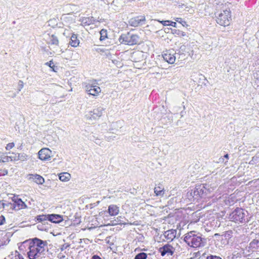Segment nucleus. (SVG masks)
Listing matches in <instances>:
<instances>
[{
	"label": "nucleus",
	"mask_w": 259,
	"mask_h": 259,
	"mask_svg": "<svg viewBox=\"0 0 259 259\" xmlns=\"http://www.w3.org/2000/svg\"><path fill=\"white\" fill-rule=\"evenodd\" d=\"M28 256L30 259H35L40 257L45 251L47 243L38 238H35L29 240Z\"/></svg>",
	"instance_id": "1"
},
{
	"label": "nucleus",
	"mask_w": 259,
	"mask_h": 259,
	"mask_svg": "<svg viewBox=\"0 0 259 259\" xmlns=\"http://www.w3.org/2000/svg\"><path fill=\"white\" fill-rule=\"evenodd\" d=\"M184 241L188 246L193 248L203 246L205 243V240L202 238L201 234L194 231L186 233L184 235Z\"/></svg>",
	"instance_id": "2"
},
{
	"label": "nucleus",
	"mask_w": 259,
	"mask_h": 259,
	"mask_svg": "<svg viewBox=\"0 0 259 259\" xmlns=\"http://www.w3.org/2000/svg\"><path fill=\"white\" fill-rule=\"evenodd\" d=\"M229 219L235 222L246 223L249 221V213L244 209L237 208L230 214Z\"/></svg>",
	"instance_id": "3"
},
{
	"label": "nucleus",
	"mask_w": 259,
	"mask_h": 259,
	"mask_svg": "<svg viewBox=\"0 0 259 259\" xmlns=\"http://www.w3.org/2000/svg\"><path fill=\"white\" fill-rule=\"evenodd\" d=\"M231 20V13L230 9H226L219 14L216 21L222 26H227L229 25Z\"/></svg>",
	"instance_id": "4"
},
{
	"label": "nucleus",
	"mask_w": 259,
	"mask_h": 259,
	"mask_svg": "<svg viewBox=\"0 0 259 259\" xmlns=\"http://www.w3.org/2000/svg\"><path fill=\"white\" fill-rule=\"evenodd\" d=\"M139 36L137 34H131L130 32L126 34H122L119 38V40L121 44L128 45H134L139 43Z\"/></svg>",
	"instance_id": "5"
},
{
	"label": "nucleus",
	"mask_w": 259,
	"mask_h": 259,
	"mask_svg": "<svg viewBox=\"0 0 259 259\" xmlns=\"http://www.w3.org/2000/svg\"><path fill=\"white\" fill-rule=\"evenodd\" d=\"M209 194L210 193L208 192L207 189H205V187L203 184L202 185L197 186L195 188L193 191V197H196L195 198L198 199V198L204 197Z\"/></svg>",
	"instance_id": "6"
},
{
	"label": "nucleus",
	"mask_w": 259,
	"mask_h": 259,
	"mask_svg": "<svg viewBox=\"0 0 259 259\" xmlns=\"http://www.w3.org/2000/svg\"><path fill=\"white\" fill-rule=\"evenodd\" d=\"M104 110L105 109L103 107L101 106L98 107L97 108L94 109L93 111L89 112L86 115V117L90 120L98 119L103 115Z\"/></svg>",
	"instance_id": "7"
},
{
	"label": "nucleus",
	"mask_w": 259,
	"mask_h": 259,
	"mask_svg": "<svg viewBox=\"0 0 259 259\" xmlns=\"http://www.w3.org/2000/svg\"><path fill=\"white\" fill-rule=\"evenodd\" d=\"M175 251V248L170 244L167 243L158 249V252L162 256H172Z\"/></svg>",
	"instance_id": "8"
},
{
	"label": "nucleus",
	"mask_w": 259,
	"mask_h": 259,
	"mask_svg": "<svg viewBox=\"0 0 259 259\" xmlns=\"http://www.w3.org/2000/svg\"><path fill=\"white\" fill-rule=\"evenodd\" d=\"M146 18L144 16H139L131 18L129 21V24L133 27L142 26L145 24Z\"/></svg>",
	"instance_id": "9"
},
{
	"label": "nucleus",
	"mask_w": 259,
	"mask_h": 259,
	"mask_svg": "<svg viewBox=\"0 0 259 259\" xmlns=\"http://www.w3.org/2000/svg\"><path fill=\"white\" fill-rule=\"evenodd\" d=\"M205 187V189H207L210 193L212 192L218 186L219 184L217 178L211 177V181H209L207 183L203 184Z\"/></svg>",
	"instance_id": "10"
},
{
	"label": "nucleus",
	"mask_w": 259,
	"mask_h": 259,
	"mask_svg": "<svg viewBox=\"0 0 259 259\" xmlns=\"http://www.w3.org/2000/svg\"><path fill=\"white\" fill-rule=\"evenodd\" d=\"M52 151L48 148H42L38 152V157L41 160H49Z\"/></svg>",
	"instance_id": "11"
},
{
	"label": "nucleus",
	"mask_w": 259,
	"mask_h": 259,
	"mask_svg": "<svg viewBox=\"0 0 259 259\" xmlns=\"http://www.w3.org/2000/svg\"><path fill=\"white\" fill-rule=\"evenodd\" d=\"M162 56L163 59L169 64L174 63L177 58L176 55H175L174 54L168 51H166V52L163 54Z\"/></svg>",
	"instance_id": "12"
},
{
	"label": "nucleus",
	"mask_w": 259,
	"mask_h": 259,
	"mask_svg": "<svg viewBox=\"0 0 259 259\" xmlns=\"http://www.w3.org/2000/svg\"><path fill=\"white\" fill-rule=\"evenodd\" d=\"M176 234L177 230L171 229L165 231L163 235L165 238H166L167 240L172 241L176 237Z\"/></svg>",
	"instance_id": "13"
},
{
	"label": "nucleus",
	"mask_w": 259,
	"mask_h": 259,
	"mask_svg": "<svg viewBox=\"0 0 259 259\" xmlns=\"http://www.w3.org/2000/svg\"><path fill=\"white\" fill-rule=\"evenodd\" d=\"M63 220L62 216L59 214H49V221L54 223H59Z\"/></svg>",
	"instance_id": "14"
},
{
	"label": "nucleus",
	"mask_w": 259,
	"mask_h": 259,
	"mask_svg": "<svg viewBox=\"0 0 259 259\" xmlns=\"http://www.w3.org/2000/svg\"><path fill=\"white\" fill-rule=\"evenodd\" d=\"M119 207L116 205L111 204L108 206V212L111 216H115L119 213Z\"/></svg>",
	"instance_id": "15"
},
{
	"label": "nucleus",
	"mask_w": 259,
	"mask_h": 259,
	"mask_svg": "<svg viewBox=\"0 0 259 259\" xmlns=\"http://www.w3.org/2000/svg\"><path fill=\"white\" fill-rule=\"evenodd\" d=\"M11 203L12 204H14V206H15V208H14L13 209H20L26 207V205L25 204V203L23 201H22L21 199H18L14 203Z\"/></svg>",
	"instance_id": "16"
},
{
	"label": "nucleus",
	"mask_w": 259,
	"mask_h": 259,
	"mask_svg": "<svg viewBox=\"0 0 259 259\" xmlns=\"http://www.w3.org/2000/svg\"><path fill=\"white\" fill-rule=\"evenodd\" d=\"M154 193L157 196H163L164 194V189L162 185H159L154 188Z\"/></svg>",
	"instance_id": "17"
},
{
	"label": "nucleus",
	"mask_w": 259,
	"mask_h": 259,
	"mask_svg": "<svg viewBox=\"0 0 259 259\" xmlns=\"http://www.w3.org/2000/svg\"><path fill=\"white\" fill-rule=\"evenodd\" d=\"M30 178L37 184H42L45 182L44 179L38 175H32Z\"/></svg>",
	"instance_id": "18"
},
{
	"label": "nucleus",
	"mask_w": 259,
	"mask_h": 259,
	"mask_svg": "<svg viewBox=\"0 0 259 259\" xmlns=\"http://www.w3.org/2000/svg\"><path fill=\"white\" fill-rule=\"evenodd\" d=\"M5 202H2L1 201H0V209H1L2 208H5V209H6L7 210L9 211V208L12 210H13V209L15 208V206H14V204H12L10 202H7L6 201H5Z\"/></svg>",
	"instance_id": "19"
},
{
	"label": "nucleus",
	"mask_w": 259,
	"mask_h": 259,
	"mask_svg": "<svg viewBox=\"0 0 259 259\" xmlns=\"http://www.w3.org/2000/svg\"><path fill=\"white\" fill-rule=\"evenodd\" d=\"M70 44L72 47H76L79 45V40L75 34H73L70 38Z\"/></svg>",
	"instance_id": "20"
},
{
	"label": "nucleus",
	"mask_w": 259,
	"mask_h": 259,
	"mask_svg": "<svg viewBox=\"0 0 259 259\" xmlns=\"http://www.w3.org/2000/svg\"><path fill=\"white\" fill-rule=\"evenodd\" d=\"M70 178L71 176L68 172H63L59 175V179L62 182L68 181Z\"/></svg>",
	"instance_id": "21"
},
{
	"label": "nucleus",
	"mask_w": 259,
	"mask_h": 259,
	"mask_svg": "<svg viewBox=\"0 0 259 259\" xmlns=\"http://www.w3.org/2000/svg\"><path fill=\"white\" fill-rule=\"evenodd\" d=\"M48 43L51 45H58L59 44V40L56 36L52 35L49 37Z\"/></svg>",
	"instance_id": "22"
},
{
	"label": "nucleus",
	"mask_w": 259,
	"mask_h": 259,
	"mask_svg": "<svg viewBox=\"0 0 259 259\" xmlns=\"http://www.w3.org/2000/svg\"><path fill=\"white\" fill-rule=\"evenodd\" d=\"M249 247L252 249H259V240L253 239L250 243Z\"/></svg>",
	"instance_id": "23"
},
{
	"label": "nucleus",
	"mask_w": 259,
	"mask_h": 259,
	"mask_svg": "<svg viewBox=\"0 0 259 259\" xmlns=\"http://www.w3.org/2000/svg\"><path fill=\"white\" fill-rule=\"evenodd\" d=\"M101 90L99 87H95V88H94L93 90H91V91L88 92V93L94 96H97L99 95V94L101 92Z\"/></svg>",
	"instance_id": "24"
},
{
	"label": "nucleus",
	"mask_w": 259,
	"mask_h": 259,
	"mask_svg": "<svg viewBox=\"0 0 259 259\" xmlns=\"http://www.w3.org/2000/svg\"><path fill=\"white\" fill-rule=\"evenodd\" d=\"M37 220L39 222L46 223L47 221H49V214L48 215H37L36 217Z\"/></svg>",
	"instance_id": "25"
},
{
	"label": "nucleus",
	"mask_w": 259,
	"mask_h": 259,
	"mask_svg": "<svg viewBox=\"0 0 259 259\" xmlns=\"http://www.w3.org/2000/svg\"><path fill=\"white\" fill-rule=\"evenodd\" d=\"M100 40H105L107 37V31L106 29H102L100 32Z\"/></svg>",
	"instance_id": "26"
},
{
	"label": "nucleus",
	"mask_w": 259,
	"mask_h": 259,
	"mask_svg": "<svg viewBox=\"0 0 259 259\" xmlns=\"http://www.w3.org/2000/svg\"><path fill=\"white\" fill-rule=\"evenodd\" d=\"M22 256L18 251H16L14 254H11L9 256L10 259H18Z\"/></svg>",
	"instance_id": "27"
},
{
	"label": "nucleus",
	"mask_w": 259,
	"mask_h": 259,
	"mask_svg": "<svg viewBox=\"0 0 259 259\" xmlns=\"http://www.w3.org/2000/svg\"><path fill=\"white\" fill-rule=\"evenodd\" d=\"M147 255L146 253L141 252L136 255L135 259H146Z\"/></svg>",
	"instance_id": "28"
},
{
	"label": "nucleus",
	"mask_w": 259,
	"mask_h": 259,
	"mask_svg": "<svg viewBox=\"0 0 259 259\" xmlns=\"http://www.w3.org/2000/svg\"><path fill=\"white\" fill-rule=\"evenodd\" d=\"M95 87H97V85H94V84H90L88 83L87 84L85 87V91L87 93L91 91V90H93L94 88H95Z\"/></svg>",
	"instance_id": "29"
},
{
	"label": "nucleus",
	"mask_w": 259,
	"mask_h": 259,
	"mask_svg": "<svg viewBox=\"0 0 259 259\" xmlns=\"http://www.w3.org/2000/svg\"><path fill=\"white\" fill-rule=\"evenodd\" d=\"M18 156L19 160L21 161H25L27 159V155L25 153H18Z\"/></svg>",
	"instance_id": "30"
},
{
	"label": "nucleus",
	"mask_w": 259,
	"mask_h": 259,
	"mask_svg": "<svg viewBox=\"0 0 259 259\" xmlns=\"http://www.w3.org/2000/svg\"><path fill=\"white\" fill-rule=\"evenodd\" d=\"M91 140L98 145L100 146L101 144V140L98 137L93 136V137L91 138Z\"/></svg>",
	"instance_id": "31"
},
{
	"label": "nucleus",
	"mask_w": 259,
	"mask_h": 259,
	"mask_svg": "<svg viewBox=\"0 0 259 259\" xmlns=\"http://www.w3.org/2000/svg\"><path fill=\"white\" fill-rule=\"evenodd\" d=\"M259 161V157L258 156H254L252 158V159L250 161L249 164H255L257 162Z\"/></svg>",
	"instance_id": "32"
},
{
	"label": "nucleus",
	"mask_w": 259,
	"mask_h": 259,
	"mask_svg": "<svg viewBox=\"0 0 259 259\" xmlns=\"http://www.w3.org/2000/svg\"><path fill=\"white\" fill-rule=\"evenodd\" d=\"M175 20L177 22L181 23L183 26H188V25L187 24L186 22L185 21H183L182 19V18H176L175 19Z\"/></svg>",
	"instance_id": "33"
},
{
	"label": "nucleus",
	"mask_w": 259,
	"mask_h": 259,
	"mask_svg": "<svg viewBox=\"0 0 259 259\" xmlns=\"http://www.w3.org/2000/svg\"><path fill=\"white\" fill-rule=\"evenodd\" d=\"M1 161L2 162H8L11 161V156H5L3 154V158Z\"/></svg>",
	"instance_id": "34"
},
{
	"label": "nucleus",
	"mask_w": 259,
	"mask_h": 259,
	"mask_svg": "<svg viewBox=\"0 0 259 259\" xmlns=\"http://www.w3.org/2000/svg\"><path fill=\"white\" fill-rule=\"evenodd\" d=\"M18 153H13V156H11V161H17L19 160L18 156Z\"/></svg>",
	"instance_id": "35"
},
{
	"label": "nucleus",
	"mask_w": 259,
	"mask_h": 259,
	"mask_svg": "<svg viewBox=\"0 0 259 259\" xmlns=\"http://www.w3.org/2000/svg\"><path fill=\"white\" fill-rule=\"evenodd\" d=\"M15 146V144L14 143H10L9 144H8L6 147V150H9L10 149H11L12 148H13Z\"/></svg>",
	"instance_id": "36"
},
{
	"label": "nucleus",
	"mask_w": 259,
	"mask_h": 259,
	"mask_svg": "<svg viewBox=\"0 0 259 259\" xmlns=\"http://www.w3.org/2000/svg\"><path fill=\"white\" fill-rule=\"evenodd\" d=\"M206 259H222L220 256L210 255L207 256Z\"/></svg>",
	"instance_id": "37"
},
{
	"label": "nucleus",
	"mask_w": 259,
	"mask_h": 259,
	"mask_svg": "<svg viewBox=\"0 0 259 259\" xmlns=\"http://www.w3.org/2000/svg\"><path fill=\"white\" fill-rule=\"evenodd\" d=\"M24 83L22 80H19L18 82V92H20L21 89L23 88Z\"/></svg>",
	"instance_id": "38"
},
{
	"label": "nucleus",
	"mask_w": 259,
	"mask_h": 259,
	"mask_svg": "<svg viewBox=\"0 0 259 259\" xmlns=\"http://www.w3.org/2000/svg\"><path fill=\"white\" fill-rule=\"evenodd\" d=\"M175 55H176L177 57H178V56H179L178 59H185V54H184L183 53H182L181 54L179 53H175Z\"/></svg>",
	"instance_id": "39"
},
{
	"label": "nucleus",
	"mask_w": 259,
	"mask_h": 259,
	"mask_svg": "<svg viewBox=\"0 0 259 259\" xmlns=\"http://www.w3.org/2000/svg\"><path fill=\"white\" fill-rule=\"evenodd\" d=\"M46 65H48L50 67H51V68L53 69V70L55 71L54 70V67H55V66L53 65V61H50L48 62H47L45 64Z\"/></svg>",
	"instance_id": "40"
},
{
	"label": "nucleus",
	"mask_w": 259,
	"mask_h": 259,
	"mask_svg": "<svg viewBox=\"0 0 259 259\" xmlns=\"http://www.w3.org/2000/svg\"><path fill=\"white\" fill-rule=\"evenodd\" d=\"M160 23L162 24L164 26H168L169 25V23L170 22V21L166 20V21H159Z\"/></svg>",
	"instance_id": "41"
},
{
	"label": "nucleus",
	"mask_w": 259,
	"mask_h": 259,
	"mask_svg": "<svg viewBox=\"0 0 259 259\" xmlns=\"http://www.w3.org/2000/svg\"><path fill=\"white\" fill-rule=\"evenodd\" d=\"M5 222V218L3 215H0V225H2Z\"/></svg>",
	"instance_id": "42"
},
{
	"label": "nucleus",
	"mask_w": 259,
	"mask_h": 259,
	"mask_svg": "<svg viewBox=\"0 0 259 259\" xmlns=\"http://www.w3.org/2000/svg\"><path fill=\"white\" fill-rule=\"evenodd\" d=\"M170 26H172L174 27H177V23L176 22H171L170 21V22L169 23V25Z\"/></svg>",
	"instance_id": "43"
},
{
	"label": "nucleus",
	"mask_w": 259,
	"mask_h": 259,
	"mask_svg": "<svg viewBox=\"0 0 259 259\" xmlns=\"http://www.w3.org/2000/svg\"><path fill=\"white\" fill-rule=\"evenodd\" d=\"M178 31H179V33H178V34L180 35L181 36H184L186 35V33L184 32L181 31L179 30H178Z\"/></svg>",
	"instance_id": "44"
},
{
	"label": "nucleus",
	"mask_w": 259,
	"mask_h": 259,
	"mask_svg": "<svg viewBox=\"0 0 259 259\" xmlns=\"http://www.w3.org/2000/svg\"><path fill=\"white\" fill-rule=\"evenodd\" d=\"M69 246V245L68 244H64L62 245V248H61V249L63 250V249H66L67 247H68Z\"/></svg>",
	"instance_id": "45"
},
{
	"label": "nucleus",
	"mask_w": 259,
	"mask_h": 259,
	"mask_svg": "<svg viewBox=\"0 0 259 259\" xmlns=\"http://www.w3.org/2000/svg\"><path fill=\"white\" fill-rule=\"evenodd\" d=\"M8 170L7 169H5L4 170V173L2 174H0V176H5V175H7L8 174Z\"/></svg>",
	"instance_id": "46"
},
{
	"label": "nucleus",
	"mask_w": 259,
	"mask_h": 259,
	"mask_svg": "<svg viewBox=\"0 0 259 259\" xmlns=\"http://www.w3.org/2000/svg\"><path fill=\"white\" fill-rule=\"evenodd\" d=\"M92 259H101V258L98 255H94Z\"/></svg>",
	"instance_id": "47"
},
{
	"label": "nucleus",
	"mask_w": 259,
	"mask_h": 259,
	"mask_svg": "<svg viewBox=\"0 0 259 259\" xmlns=\"http://www.w3.org/2000/svg\"><path fill=\"white\" fill-rule=\"evenodd\" d=\"M193 50H192V51H191V53H189V55L190 56H191V57H192V56H193Z\"/></svg>",
	"instance_id": "48"
},
{
	"label": "nucleus",
	"mask_w": 259,
	"mask_h": 259,
	"mask_svg": "<svg viewBox=\"0 0 259 259\" xmlns=\"http://www.w3.org/2000/svg\"><path fill=\"white\" fill-rule=\"evenodd\" d=\"M224 158H226L227 159H228V158H229V155L228 154L225 155Z\"/></svg>",
	"instance_id": "49"
},
{
	"label": "nucleus",
	"mask_w": 259,
	"mask_h": 259,
	"mask_svg": "<svg viewBox=\"0 0 259 259\" xmlns=\"http://www.w3.org/2000/svg\"><path fill=\"white\" fill-rule=\"evenodd\" d=\"M185 48V46H182L180 48V49H181V50L183 51V50H184Z\"/></svg>",
	"instance_id": "50"
},
{
	"label": "nucleus",
	"mask_w": 259,
	"mask_h": 259,
	"mask_svg": "<svg viewBox=\"0 0 259 259\" xmlns=\"http://www.w3.org/2000/svg\"><path fill=\"white\" fill-rule=\"evenodd\" d=\"M3 158V154L0 155V162H2V159Z\"/></svg>",
	"instance_id": "51"
},
{
	"label": "nucleus",
	"mask_w": 259,
	"mask_h": 259,
	"mask_svg": "<svg viewBox=\"0 0 259 259\" xmlns=\"http://www.w3.org/2000/svg\"><path fill=\"white\" fill-rule=\"evenodd\" d=\"M16 94H14L13 95V97H16Z\"/></svg>",
	"instance_id": "52"
},
{
	"label": "nucleus",
	"mask_w": 259,
	"mask_h": 259,
	"mask_svg": "<svg viewBox=\"0 0 259 259\" xmlns=\"http://www.w3.org/2000/svg\"><path fill=\"white\" fill-rule=\"evenodd\" d=\"M18 259H24L22 256H21V257H19Z\"/></svg>",
	"instance_id": "53"
},
{
	"label": "nucleus",
	"mask_w": 259,
	"mask_h": 259,
	"mask_svg": "<svg viewBox=\"0 0 259 259\" xmlns=\"http://www.w3.org/2000/svg\"><path fill=\"white\" fill-rule=\"evenodd\" d=\"M107 1V4H109V2L108 1V0H106Z\"/></svg>",
	"instance_id": "54"
}]
</instances>
